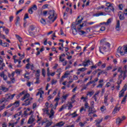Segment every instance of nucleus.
I'll use <instances>...</instances> for the list:
<instances>
[{
    "instance_id": "obj_1",
    "label": "nucleus",
    "mask_w": 127,
    "mask_h": 127,
    "mask_svg": "<svg viewBox=\"0 0 127 127\" xmlns=\"http://www.w3.org/2000/svg\"><path fill=\"white\" fill-rule=\"evenodd\" d=\"M37 31V28L33 25H30L28 29L29 35L32 36V37H35V32Z\"/></svg>"
},
{
    "instance_id": "obj_2",
    "label": "nucleus",
    "mask_w": 127,
    "mask_h": 127,
    "mask_svg": "<svg viewBox=\"0 0 127 127\" xmlns=\"http://www.w3.org/2000/svg\"><path fill=\"white\" fill-rule=\"evenodd\" d=\"M124 51H122V47L120 46L118 48L117 52L120 53L121 55H125V54H127V45H124L123 48Z\"/></svg>"
},
{
    "instance_id": "obj_3",
    "label": "nucleus",
    "mask_w": 127,
    "mask_h": 127,
    "mask_svg": "<svg viewBox=\"0 0 127 127\" xmlns=\"http://www.w3.org/2000/svg\"><path fill=\"white\" fill-rule=\"evenodd\" d=\"M127 77V70H125L122 72H120V74L119 75V79H123V80H125Z\"/></svg>"
},
{
    "instance_id": "obj_4",
    "label": "nucleus",
    "mask_w": 127,
    "mask_h": 127,
    "mask_svg": "<svg viewBox=\"0 0 127 127\" xmlns=\"http://www.w3.org/2000/svg\"><path fill=\"white\" fill-rule=\"evenodd\" d=\"M14 96H15V94H13L12 95H11L10 94H5V99H6V101H8L9 100H12V99L14 98Z\"/></svg>"
},
{
    "instance_id": "obj_5",
    "label": "nucleus",
    "mask_w": 127,
    "mask_h": 127,
    "mask_svg": "<svg viewBox=\"0 0 127 127\" xmlns=\"http://www.w3.org/2000/svg\"><path fill=\"white\" fill-rule=\"evenodd\" d=\"M33 10H37V6L36 4L33 5L30 9H29V13H30V14H32L33 13Z\"/></svg>"
},
{
    "instance_id": "obj_6",
    "label": "nucleus",
    "mask_w": 127,
    "mask_h": 127,
    "mask_svg": "<svg viewBox=\"0 0 127 127\" xmlns=\"http://www.w3.org/2000/svg\"><path fill=\"white\" fill-rule=\"evenodd\" d=\"M55 14V11L54 10H50L48 14H49V17H48V19H52V18H53V17H54V14Z\"/></svg>"
},
{
    "instance_id": "obj_7",
    "label": "nucleus",
    "mask_w": 127,
    "mask_h": 127,
    "mask_svg": "<svg viewBox=\"0 0 127 127\" xmlns=\"http://www.w3.org/2000/svg\"><path fill=\"white\" fill-rule=\"evenodd\" d=\"M100 42L101 45H104L105 46H107L108 48H110V47H111V44H110V43L109 42L104 41L103 39L101 40Z\"/></svg>"
},
{
    "instance_id": "obj_8",
    "label": "nucleus",
    "mask_w": 127,
    "mask_h": 127,
    "mask_svg": "<svg viewBox=\"0 0 127 127\" xmlns=\"http://www.w3.org/2000/svg\"><path fill=\"white\" fill-rule=\"evenodd\" d=\"M33 99L32 98H28L26 100H25V103L22 104L23 106H28L30 105V103H31V100Z\"/></svg>"
},
{
    "instance_id": "obj_9",
    "label": "nucleus",
    "mask_w": 127,
    "mask_h": 127,
    "mask_svg": "<svg viewBox=\"0 0 127 127\" xmlns=\"http://www.w3.org/2000/svg\"><path fill=\"white\" fill-rule=\"evenodd\" d=\"M34 122H35V119L33 118V115H31L28 121L27 124L28 125H32Z\"/></svg>"
},
{
    "instance_id": "obj_10",
    "label": "nucleus",
    "mask_w": 127,
    "mask_h": 127,
    "mask_svg": "<svg viewBox=\"0 0 127 127\" xmlns=\"http://www.w3.org/2000/svg\"><path fill=\"white\" fill-rule=\"evenodd\" d=\"M43 94H44V91H43V90H40L37 93L36 96H39L40 95V98L39 100H43V97H42V95Z\"/></svg>"
},
{
    "instance_id": "obj_11",
    "label": "nucleus",
    "mask_w": 127,
    "mask_h": 127,
    "mask_svg": "<svg viewBox=\"0 0 127 127\" xmlns=\"http://www.w3.org/2000/svg\"><path fill=\"white\" fill-rule=\"evenodd\" d=\"M91 61L90 60H85L82 63V66H84V67H87V66H89L90 65V63H91Z\"/></svg>"
},
{
    "instance_id": "obj_12",
    "label": "nucleus",
    "mask_w": 127,
    "mask_h": 127,
    "mask_svg": "<svg viewBox=\"0 0 127 127\" xmlns=\"http://www.w3.org/2000/svg\"><path fill=\"white\" fill-rule=\"evenodd\" d=\"M108 99H109V94H105L104 95V103L105 104V106H109V103H108Z\"/></svg>"
},
{
    "instance_id": "obj_13",
    "label": "nucleus",
    "mask_w": 127,
    "mask_h": 127,
    "mask_svg": "<svg viewBox=\"0 0 127 127\" xmlns=\"http://www.w3.org/2000/svg\"><path fill=\"white\" fill-rule=\"evenodd\" d=\"M99 84L98 85L96 86V88H103V86H104V79H100L99 81Z\"/></svg>"
},
{
    "instance_id": "obj_14",
    "label": "nucleus",
    "mask_w": 127,
    "mask_h": 127,
    "mask_svg": "<svg viewBox=\"0 0 127 127\" xmlns=\"http://www.w3.org/2000/svg\"><path fill=\"white\" fill-rule=\"evenodd\" d=\"M118 15L119 16L120 20H124V19H125L124 14V13H123V12H119L118 13Z\"/></svg>"
},
{
    "instance_id": "obj_15",
    "label": "nucleus",
    "mask_w": 127,
    "mask_h": 127,
    "mask_svg": "<svg viewBox=\"0 0 127 127\" xmlns=\"http://www.w3.org/2000/svg\"><path fill=\"white\" fill-rule=\"evenodd\" d=\"M101 45L102 46L99 47V51L100 53L104 54V53L102 52V49H103L104 51H105V50H107V47L106 46H104V45Z\"/></svg>"
},
{
    "instance_id": "obj_16",
    "label": "nucleus",
    "mask_w": 127,
    "mask_h": 127,
    "mask_svg": "<svg viewBox=\"0 0 127 127\" xmlns=\"http://www.w3.org/2000/svg\"><path fill=\"white\" fill-rule=\"evenodd\" d=\"M116 29L117 31H120L121 30V26L120 23V20H117V24L116 27Z\"/></svg>"
},
{
    "instance_id": "obj_17",
    "label": "nucleus",
    "mask_w": 127,
    "mask_h": 127,
    "mask_svg": "<svg viewBox=\"0 0 127 127\" xmlns=\"http://www.w3.org/2000/svg\"><path fill=\"white\" fill-rule=\"evenodd\" d=\"M65 125V123H64L63 121L60 122L58 123H57L55 125V127H63Z\"/></svg>"
},
{
    "instance_id": "obj_18",
    "label": "nucleus",
    "mask_w": 127,
    "mask_h": 127,
    "mask_svg": "<svg viewBox=\"0 0 127 127\" xmlns=\"http://www.w3.org/2000/svg\"><path fill=\"white\" fill-rule=\"evenodd\" d=\"M20 18L19 17V16H18L16 18L15 22V24L16 26L20 24Z\"/></svg>"
},
{
    "instance_id": "obj_19",
    "label": "nucleus",
    "mask_w": 127,
    "mask_h": 127,
    "mask_svg": "<svg viewBox=\"0 0 127 127\" xmlns=\"http://www.w3.org/2000/svg\"><path fill=\"white\" fill-rule=\"evenodd\" d=\"M71 72H73V71L71 70V71H67L66 72H65L64 74L62 76V79H64V78H67L68 75H70V73H71Z\"/></svg>"
},
{
    "instance_id": "obj_20",
    "label": "nucleus",
    "mask_w": 127,
    "mask_h": 127,
    "mask_svg": "<svg viewBox=\"0 0 127 127\" xmlns=\"http://www.w3.org/2000/svg\"><path fill=\"white\" fill-rule=\"evenodd\" d=\"M112 23V18H109L108 19L106 22H103L101 24H105V25H109V24H111Z\"/></svg>"
},
{
    "instance_id": "obj_21",
    "label": "nucleus",
    "mask_w": 127,
    "mask_h": 127,
    "mask_svg": "<svg viewBox=\"0 0 127 127\" xmlns=\"http://www.w3.org/2000/svg\"><path fill=\"white\" fill-rule=\"evenodd\" d=\"M48 115L50 119H53L54 118V111L52 109L51 110V114L49 113Z\"/></svg>"
},
{
    "instance_id": "obj_22",
    "label": "nucleus",
    "mask_w": 127,
    "mask_h": 127,
    "mask_svg": "<svg viewBox=\"0 0 127 127\" xmlns=\"http://www.w3.org/2000/svg\"><path fill=\"white\" fill-rule=\"evenodd\" d=\"M68 116L69 117H70V116H72L71 118H77V117H78V114H77V111H75L72 114L70 113Z\"/></svg>"
},
{
    "instance_id": "obj_23",
    "label": "nucleus",
    "mask_w": 127,
    "mask_h": 127,
    "mask_svg": "<svg viewBox=\"0 0 127 127\" xmlns=\"http://www.w3.org/2000/svg\"><path fill=\"white\" fill-rule=\"evenodd\" d=\"M122 122H123V119H121L120 118H118L116 119V124L118 126H120V125L122 124Z\"/></svg>"
},
{
    "instance_id": "obj_24",
    "label": "nucleus",
    "mask_w": 127,
    "mask_h": 127,
    "mask_svg": "<svg viewBox=\"0 0 127 127\" xmlns=\"http://www.w3.org/2000/svg\"><path fill=\"white\" fill-rule=\"evenodd\" d=\"M84 26H86V22H84L82 24H80L79 25L77 26V29L78 30H80L82 28V27H84Z\"/></svg>"
},
{
    "instance_id": "obj_25",
    "label": "nucleus",
    "mask_w": 127,
    "mask_h": 127,
    "mask_svg": "<svg viewBox=\"0 0 127 127\" xmlns=\"http://www.w3.org/2000/svg\"><path fill=\"white\" fill-rule=\"evenodd\" d=\"M0 90L3 91V92H7L8 91V88L4 87V86H2L0 87Z\"/></svg>"
},
{
    "instance_id": "obj_26",
    "label": "nucleus",
    "mask_w": 127,
    "mask_h": 127,
    "mask_svg": "<svg viewBox=\"0 0 127 127\" xmlns=\"http://www.w3.org/2000/svg\"><path fill=\"white\" fill-rule=\"evenodd\" d=\"M95 122L96 123V125L97 127H99V126H100V124L102 123V122H103V120L102 119H98L97 120H95Z\"/></svg>"
},
{
    "instance_id": "obj_27",
    "label": "nucleus",
    "mask_w": 127,
    "mask_h": 127,
    "mask_svg": "<svg viewBox=\"0 0 127 127\" xmlns=\"http://www.w3.org/2000/svg\"><path fill=\"white\" fill-rule=\"evenodd\" d=\"M30 96V95L28 93L26 94L23 98H22L21 99V101H24V100H25V99H27V98H29V97Z\"/></svg>"
},
{
    "instance_id": "obj_28",
    "label": "nucleus",
    "mask_w": 127,
    "mask_h": 127,
    "mask_svg": "<svg viewBox=\"0 0 127 127\" xmlns=\"http://www.w3.org/2000/svg\"><path fill=\"white\" fill-rule=\"evenodd\" d=\"M120 110H121V107H119V104H117L114 110V113H117V112L120 111Z\"/></svg>"
},
{
    "instance_id": "obj_29",
    "label": "nucleus",
    "mask_w": 127,
    "mask_h": 127,
    "mask_svg": "<svg viewBox=\"0 0 127 127\" xmlns=\"http://www.w3.org/2000/svg\"><path fill=\"white\" fill-rule=\"evenodd\" d=\"M65 56H66L65 54H63L60 56L59 59H60V61H61V62H64V61H65V59H62V57H65ZM61 59H62V60H61Z\"/></svg>"
},
{
    "instance_id": "obj_30",
    "label": "nucleus",
    "mask_w": 127,
    "mask_h": 127,
    "mask_svg": "<svg viewBox=\"0 0 127 127\" xmlns=\"http://www.w3.org/2000/svg\"><path fill=\"white\" fill-rule=\"evenodd\" d=\"M13 106H14L15 108H18L19 107L20 102L19 101H16L14 103H12Z\"/></svg>"
},
{
    "instance_id": "obj_31",
    "label": "nucleus",
    "mask_w": 127,
    "mask_h": 127,
    "mask_svg": "<svg viewBox=\"0 0 127 127\" xmlns=\"http://www.w3.org/2000/svg\"><path fill=\"white\" fill-rule=\"evenodd\" d=\"M84 19V18L81 17V19L79 20L78 21H76L75 22V25H78L79 26V24H81V22H82V21H83Z\"/></svg>"
},
{
    "instance_id": "obj_32",
    "label": "nucleus",
    "mask_w": 127,
    "mask_h": 127,
    "mask_svg": "<svg viewBox=\"0 0 127 127\" xmlns=\"http://www.w3.org/2000/svg\"><path fill=\"white\" fill-rule=\"evenodd\" d=\"M66 108H67V105H63L61 107V108H60V109L59 110V112H62V111H63L64 109H66Z\"/></svg>"
},
{
    "instance_id": "obj_33",
    "label": "nucleus",
    "mask_w": 127,
    "mask_h": 127,
    "mask_svg": "<svg viewBox=\"0 0 127 127\" xmlns=\"http://www.w3.org/2000/svg\"><path fill=\"white\" fill-rule=\"evenodd\" d=\"M127 93H126V95L123 98V99L121 102V104H125L126 103V101H127Z\"/></svg>"
},
{
    "instance_id": "obj_34",
    "label": "nucleus",
    "mask_w": 127,
    "mask_h": 127,
    "mask_svg": "<svg viewBox=\"0 0 127 127\" xmlns=\"http://www.w3.org/2000/svg\"><path fill=\"white\" fill-rule=\"evenodd\" d=\"M3 31H5L6 34H8V33L9 32V29L6 28L5 26H3Z\"/></svg>"
},
{
    "instance_id": "obj_35",
    "label": "nucleus",
    "mask_w": 127,
    "mask_h": 127,
    "mask_svg": "<svg viewBox=\"0 0 127 127\" xmlns=\"http://www.w3.org/2000/svg\"><path fill=\"white\" fill-rule=\"evenodd\" d=\"M124 95H125V92L123 90H121L119 93V98H122V97H124Z\"/></svg>"
},
{
    "instance_id": "obj_36",
    "label": "nucleus",
    "mask_w": 127,
    "mask_h": 127,
    "mask_svg": "<svg viewBox=\"0 0 127 127\" xmlns=\"http://www.w3.org/2000/svg\"><path fill=\"white\" fill-rule=\"evenodd\" d=\"M87 124V122H84L83 123L82 122H79V125L80 126V127H85V125Z\"/></svg>"
},
{
    "instance_id": "obj_37",
    "label": "nucleus",
    "mask_w": 127,
    "mask_h": 127,
    "mask_svg": "<svg viewBox=\"0 0 127 127\" xmlns=\"http://www.w3.org/2000/svg\"><path fill=\"white\" fill-rule=\"evenodd\" d=\"M78 32H79V34H80V35H83L86 33V32H85L83 30H81V29L78 30Z\"/></svg>"
},
{
    "instance_id": "obj_38",
    "label": "nucleus",
    "mask_w": 127,
    "mask_h": 127,
    "mask_svg": "<svg viewBox=\"0 0 127 127\" xmlns=\"http://www.w3.org/2000/svg\"><path fill=\"white\" fill-rule=\"evenodd\" d=\"M104 10L105 12H111V9H110V7H105Z\"/></svg>"
},
{
    "instance_id": "obj_39",
    "label": "nucleus",
    "mask_w": 127,
    "mask_h": 127,
    "mask_svg": "<svg viewBox=\"0 0 127 127\" xmlns=\"http://www.w3.org/2000/svg\"><path fill=\"white\" fill-rule=\"evenodd\" d=\"M93 108H92V107L89 108V109H88L89 115H88V116H90V115H91V114H93L92 109H93Z\"/></svg>"
},
{
    "instance_id": "obj_40",
    "label": "nucleus",
    "mask_w": 127,
    "mask_h": 127,
    "mask_svg": "<svg viewBox=\"0 0 127 127\" xmlns=\"http://www.w3.org/2000/svg\"><path fill=\"white\" fill-rule=\"evenodd\" d=\"M21 114H22V111H20L19 113H18L17 114H15L14 116V118H17V117H19V116H20V115H21Z\"/></svg>"
},
{
    "instance_id": "obj_41",
    "label": "nucleus",
    "mask_w": 127,
    "mask_h": 127,
    "mask_svg": "<svg viewBox=\"0 0 127 127\" xmlns=\"http://www.w3.org/2000/svg\"><path fill=\"white\" fill-rule=\"evenodd\" d=\"M8 77L11 79V78L14 77V72H12L11 74L8 73Z\"/></svg>"
},
{
    "instance_id": "obj_42",
    "label": "nucleus",
    "mask_w": 127,
    "mask_h": 127,
    "mask_svg": "<svg viewBox=\"0 0 127 127\" xmlns=\"http://www.w3.org/2000/svg\"><path fill=\"white\" fill-rule=\"evenodd\" d=\"M1 46L4 47H8L9 46V44L7 43H2Z\"/></svg>"
},
{
    "instance_id": "obj_43",
    "label": "nucleus",
    "mask_w": 127,
    "mask_h": 127,
    "mask_svg": "<svg viewBox=\"0 0 127 127\" xmlns=\"http://www.w3.org/2000/svg\"><path fill=\"white\" fill-rule=\"evenodd\" d=\"M4 67H5V64L4 63H2L0 65V70H3Z\"/></svg>"
},
{
    "instance_id": "obj_44",
    "label": "nucleus",
    "mask_w": 127,
    "mask_h": 127,
    "mask_svg": "<svg viewBox=\"0 0 127 127\" xmlns=\"http://www.w3.org/2000/svg\"><path fill=\"white\" fill-rule=\"evenodd\" d=\"M86 70H87L86 68L82 67V68H79L78 69V71H80V72H84V71H86Z\"/></svg>"
},
{
    "instance_id": "obj_45",
    "label": "nucleus",
    "mask_w": 127,
    "mask_h": 127,
    "mask_svg": "<svg viewBox=\"0 0 127 127\" xmlns=\"http://www.w3.org/2000/svg\"><path fill=\"white\" fill-rule=\"evenodd\" d=\"M107 110V108H106V107L105 106H103L100 108V110L101 112H105Z\"/></svg>"
},
{
    "instance_id": "obj_46",
    "label": "nucleus",
    "mask_w": 127,
    "mask_h": 127,
    "mask_svg": "<svg viewBox=\"0 0 127 127\" xmlns=\"http://www.w3.org/2000/svg\"><path fill=\"white\" fill-rule=\"evenodd\" d=\"M40 22L41 23H42V24H46V21H45V19H44V18H42L41 19Z\"/></svg>"
},
{
    "instance_id": "obj_47",
    "label": "nucleus",
    "mask_w": 127,
    "mask_h": 127,
    "mask_svg": "<svg viewBox=\"0 0 127 127\" xmlns=\"http://www.w3.org/2000/svg\"><path fill=\"white\" fill-rule=\"evenodd\" d=\"M122 82H123V79L122 78H118V80L117 81L118 85H121V84H122Z\"/></svg>"
},
{
    "instance_id": "obj_48",
    "label": "nucleus",
    "mask_w": 127,
    "mask_h": 127,
    "mask_svg": "<svg viewBox=\"0 0 127 127\" xmlns=\"http://www.w3.org/2000/svg\"><path fill=\"white\" fill-rule=\"evenodd\" d=\"M127 84H125L121 91H123V92H125V91H127Z\"/></svg>"
},
{
    "instance_id": "obj_49",
    "label": "nucleus",
    "mask_w": 127,
    "mask_h": 127,
    "mask_svg": "<svg viewBox=\"0 0 127 127\" xmlns=\"http://www.w3.org/2000/svg\"><path fill=\"white\" fill-rule=\"evenodd\" d=\"M88 86H90V85H88V83H87L86 85H84L82 87V90H86V89H87V87H88Z\"/></svg>"
},
{
    "instance_id": "obj_50",
    "label": "nucleus",
    "mask_w": 127,
    "mask_h": 127,
    "mask_svg": "<svg viewBox=\"0 0 127 127\" xmlns=\"http://www.w3.org/2000/svg\"><path fill=\"white\" fill-rule=\"evenodd\" d=\"M93 95H94V91H90L88 92L87 96L89 95L90 97H92Z\"/></svg>"
},
{
    "instance_id": "obj_51",
    "label": "nucleus",
    "mask_w": 127,
    "mask_h": 127,
    "mask_svg": "<svg viewBox=\"0 0 127 127\" xmlns=\"http://www.w3.org/2000/svg\"><path fill=\"white\" fill-rule=\"evenodd\" d=\"M39 83H40L39 77H37L36 79V82H35V84H39Z\"/></svg>"
},
{
    "instance_id": "obj_52",
    "label": "nucleus",
    "mask_w": 127,
    "mask_h": 127,
    "mask_svg": "<svg viewBox=\"0 0 127 127\" xmlns=\"http://www.w3.org/2000/svg\"><path fill=\"white\" fill-rule=\"evenodd\" d=\"M76 26H77V25H76V23H75V24H73L72 25V26H71V29L72 30H74V29H77L76 28Z\"/></svg>"
},
{
    "instance_id": "obj_53",
    "label": "nucleus",
    "mask_w": 127,
    "mask_h": 127,
    "mask_svg": "<svg viewBox=\"0 0 127 127\" xmlns=\"http://www.w3.org/2000/svg\"><path fill=\"white\" fill-rule=\"evenodd\" d=\"M5 105L3 104L2 106H0V111H2L3 109H5Z\"/></svg>"
},
{
    "instance_id": "obj_54",
    "label": "nucleus",
    "mask_w": 127,
    "mask_h": 127,
    "mask_svg": "<svg viewBox=\"0 0 127 127\" xmlns=\"http://www.w3.org/2000/svg\"><path fill=\"white\" fill-rule=\"evenodd\" d=\"M112 4H113L111 3V2H107V3H106V6H107L108 7H110V6H112Z\"/></svg>"
},
{
    "instance_id": "obj_55",
    "label": "nucleus",
    "mask_w": 127,
    "mask_h": 127,
    "mask_svg": "<svg viewBox=\"0 0 127 127\" xmlns=\"http://www.w3.org/2000/svg\"><path fill=\"white\" fill-rule=\"evenodd\" d=\"M42 74L44 77H45L46 71L44 68H43L42 70Z\"/></svg>"
},
{
    "instance_id": "obj_56",
    "label": "nucleus",
    "mask_w": 127,
    "mask_h": 127,
    "mask_svg": "<svg viewBox=\"0 0 127 127\" xmlns=\"http://www.w3.org/2000/svg\"><path fill=\"white\" fill-rule=\"evenodd\" d=\"M72 30V33L73 35H76L77 34V29Z\"/></svg>"
},
{
    "instance_id": "obj_57",
    "label": "nucleus",
    "mask_w": 127,
    "mask_h": 127,
    "mask_svg": "<svg viewBox=\"0 0 127 127\" xmlns=\"http://www.w3.org/2000/svg\"><path fill=\"white\" fill-rule=\"evenodd\" d=\"M68 96H69V94H66L65 95H63V99H64V100H66V99H67V98H68Z\"/></svg>"
},
{
    "instance_id": "obj_58",
    "label": "nucleus",
    "mask_w": 127,
    "mask_h": 127,
    "mask_svg": "<svg viewBox=\"0 0 127 127\" xmlns=\"http://www.w3.org/2000/svg\"><path fill=\"white\" fill-rule=\"evenodd\" d=\"M110 9H111V11H115V7H114V6L111 5V6H110Z\"/></svg>"
},
{
    "instance_id": "obj_59",
    "label": "nucleus",
    "mask_w": 127,
    "mask_h": 127,
    "mask_svg": "<svg viewBox=\"0 0 127 127\" xmlns=\"http://www.w3.org/2000/svg\"><path fill=\"white\" fill-rule=\"evenodd\" d=\"M61 35H63V36H66V34H64V32H63V30H62V29H61Z\"/></svg>"
},
{
    "instance_id": "obj_60",
    "label": "nucleus",
    "mask_w": 127,
    "mask_h": 127,
    "mask_svg": "<svg viewBox=\"0 0 127 127\" xmlns=\"http://www.w3.org/2000/svg\"><path fill=\"white\" fill-rule=\"evenodd\" d=\"M4 71H2V72H0V77L2 78L4 76Z\"/></svg>"
},
{
    "instance_id": "obj_61",
    "label": "nucleus",
    "mask_w": 127,
    "mask_h": 127,
    "mask_svg": "<svg viewBox=\"0 0 127 127\" xmlns=\"http://www.w3.org/2000/svg\"><path fill=\"white\" fill-rule=\"evenodd\" d=\"M100 30L101 31H105L106 30V27H105V26H102L100 28Z\"/></svg>"
},
{
    "instance_id": "obj_62",
    "label": "nucleus",
    "mask_w": 127,
    "mask_h": 127,
    "mask_svg": "<svg viewBox=\"0 0 127 127\" xmlns=\"http://www.w3.org/2000/svg\"><path fill=\"white\" fill-rule=\"evenodd\" d=\"M101 8H105V6L102 5L101 6H98L96 8V9L99 10V9H101Z\"/></svg>"
},
{
    "instance_id": "obj_63",
    "label": "nucleus",
    "mask_w": 127,
    "mask_h": 127,
    "mask_svg": "<svg viewBox=\"0 0 127 127\" xmlns=\"http://www.w3.org/2000/svg\"><path fill=\"white\" fill-rule=\"evenodd\" d=\"M99 16H100L101 15H107V14H106V13H104L103 12H101L99 13Z\"/></svg>"
},
{
    "instance_id": "obj_64",
    "label": "nucleus",
    "mask_w": 127,
    "mask_h": 127,
    "mask_svg": "<svg viewBox=\"0 0 127 127\" xmlns=\"http://www.w3.org/2000/svg\"><path fill=\"white\" fill-rule=\"evenodd\" d=\"M106 63H104L103 64H102L101 66V68L102 69H104V68H106Z\"/></svg>"
}]
</instances>
